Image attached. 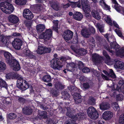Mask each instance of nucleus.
Returning a JSON list of instances; mask_svg holds the SVG:
<instances>
[{
	"instance_id": "obj_1",
	"label": "nucleus",
	"mask_w": 124,
	"mask_h": 124,
	"mask_svg": "<svg viewBox=\"0 0 124 124\" xmlns=\"http://www.w3.org/2000/svg\"><path fill=\"white\" fill-rule=\"evenodd\" d=\"M16 77L17 79V85L18 87L23 90H25L29 87V84L25 80H23V77L20 75L17 74L14 75L11 73L7 74L6 78L7 79L13 78Z\"/></svg>"
},
{
	"instance_id": "obj_2",
	"label": "nucleus",
	"mask_w": 124,
	"mask_h": 124,
	"mask_svg": "<svg viewBox=\"0 0 124 124\" xmlns=\"http://www.w3.org/2000/svg\"><path fill=\"white\" fill-rule=\"evenodd\" d=\"M0 8L4 13L10 14L14 11V8L12 4L7 2L0 3Z\"/></svg>"
},
{
	"instance_id": "obj_3",
	"label": "nucleus",
	"mask_w": 124,
	"mask_h": 124,
	"mask_svg": "<svg viewBox=\"0 0 124 124\" xmlns=\"http://www.w3.org/2000/svg\"><path fill=\"white\" fill-rule=\"evenodd\" d=\"M67 112L66 113V115L70 117L72 119L74 120H80L81 119L85 117V115L84 113H79L75 116H72V112L71 111V110L70 108L68 107L67 108Z\"/></svg>"
},
{
	"instance_id": "obj_4",
	"label": "nucleus",
	"mask_w": 124,
	"mask_h": 124,
	"mask_svg": "<svg viewBox=\"0 0 124 124\" xmlns=\"http://www.w3.org/2000/svg\"><path fill=\"white\" fill-rule=\"evenodd\" d=\"M87 113L92 119H96L99 116V114L95 109L93 107H89L87 109Z\"/></svg>"
},
{
	"instance_id": "obj_5",
	"label": "nucleus",
	"mask_w": 124,
	"mask_h": 124,
	"mask_svg": "<svg viewBox=\"0 0 124 124\" xmlns=\"http://www.w3.org/2000/svg\"><path fill=\"white\" fill-rule=\"evenodd\" d=\"M52 32L51 29L46 30L44 33H42L40 36V39H43L45 41H47L51 39L52 36Z\"/></svg>"
},
{
	"instance_id": "obj_6",
	"label": "nucleus",
	"mask_w": 124,
	"mask_h": 124,
	"mask_svg": "<svg viewBox=\"0 0 124 124\" xmlns=\"http://www.w3.org/2000/svg\"><path fill=\"white\" fill-rule=\"evenodd\" d=\"M51 66L53 69L59 70H60L62 67V65L59 59L56 58L52 60Z\"/></svg>"
},
{
	"instance_id": "obj_7",
	"label": "nucleus",
	"mask_w": 124,
	"mask_h": 124,
	"mask_svg": "<svg viewBox=\"0 0 124 124\" xmlns=\"http://www.w3.org/2000/svg\"><path fill=\"white\" fill-rule=\"evenodd\" d=\"M51 49L50 48L42 46H39L37 49L36 51L37 53L40 54H45L46 53H49Z\"/></svg>"
},
{
	"instance_id": "obj_8",
	"label": "nucleus",
	"mask_w": 124,
	"mask_h": 124,
	"mask_svg": "<svg viewBox=\"0 0 124 124\" xmlns=\"http://www.w3.org/2000/svg\"><path fill=\"white\" fill-rule=\"evenodd\" d=\"M73 32L69 30L65 31L62 35V36L66 41L71 39L73 37Z\"/></svg>"
},
{
	"instance_id": "obj_9",
	"label": "nucleus",
	"mask_w": 124,
	"mask_h": 124,
	"mask_svg": "<svg viewBox=\"0 0 124 124\" xmlns=\"http://www.w3.org/2000/svg\"><path fill=\"white\" fill-rule=\"evenodd\" d=\"M23 15L24 17L28 20L32 19L34 16L31 12L28 9H26L24 10Z\"/></svg>"
},
{
	"instance_id": "obj_10",
	"label": "nucleus",
	"mask_w": 124,
	"mask_h": 124,
	"mask_svg": "<svg viewBox=\"0 0 124 124\" xmlns=\"http://www.w3.org/2000/svg\"><path fill=\"white\" fill-rule=\"evenodd\" d=\"M4 55L6 61L8 65L13 62H14L13 60H16L12 57L11 54L8 52H5L4 53Z\"/></svg>"
},
{
	"instance_id": "obj_11",
	"label": "nucleus",
	"mask_w": 124,
	"mask_h": 124,
	"mask_svg": "<svg viewBox=\"0 0 124 124\" xmlns=\"http://www.w3.org/2000/svg\"><path fill=\"white\" fill-rule=\"evenodd\" d=\"M22 42L19 39L16 38L13 42L12 44L13 47L16 49H19L21 48Z\"/></svg>"
},
{
	"instance_id": "obj_12",
	"label": "nucleus",
	"mask_w": 124,
	"mask_h": 124,
	"mask_svg": "<svg viewBox=\"0 0 124 124\" xmlns=\"http://www.w3.org/2000/svg\"><path fill=\"white\" fill-rule=\"evenodd\" d=\"M14 62L11 63L9 65L13 70L15 71H18L20 69L19 63L16 60H13Z\"/></svg>"
},
{
	"instance_id": "obj_13",
	"label": "nucleus",
	"mask_w": 124,
	"mask_h": 124,
	"mask_svg": "<svg viewBox=\"0 0 124 124\" xmlns=\"http://www.w3.org/2000/svg\"><path fill=\"white\" fill-rule=\"evenodd\" d=\"M114 63H115L114 66L116 68H119L122 69H124V63L118 60H114Z\"/></svg>"
},
{
	"instance_id": "obj_14",
	"label": "nucleus",
	"mask_w": 124,
	"mask_h": 124,
	"mask_svg": "<svg viewBox=\"0 0 124 124\" xmlns=\"http://www.w3.org/2000/svg\"><path fill=\"white\" fill-rule=\"evenodd\" d=\"M75 65L73 62L71 63H67L66 65V69L63 70V71L65 73L67 71H72L74 70V68L75 67Z\"/></svg>"
},
{
	"instance_id": "obj_15",
	"label": "nucleus",
	"mask_w": 124,
	"mask_h": 124,
	"mask_svg": "<svg viewBox=\"0 0 124 124\" xmlns=\"http://www.w3.org/2000/svg\"><path fill=\"white\" fill-rule=\"evenodd\" d=\"M113 116V113L108 111H105L102 115L103 118L105 120H109Z\"/></svg>"
},
{
	"instance_id": "obj_16",
	"label": "nucleus",
	"mask_w": 124,
	"mask_h": 124,
	"mask_svg": "<svg viewBox=\"0 0 124 124\" xmlns=\"http://www.w3.org/2000/svg\"><path fill=\"white\" fill-rule=\"evenodd\" d=\"M9 21L13 23H17L18 21V18L16 16L11 14L9 15L8 18Z\"/></svg>"
},
{
	"instance_id": "obj_17",
	"label": "nucleus",
	"mask_w": 124,
	"mask_h": 124,
	"mask_svg": "<svg viewBox=\"0 0 124 124\" xmlns=\"http://www.w3.org/2000/svg\"><path fill=\"white\" fill-rule=\"evenodd\" d=\"M101 9L99 8H97L96 10H94L92 11V14L93 17L95 19L98 20L101 18V16L99 14V12H101Z\"/></svg>"
},
{
	"instance_id": "obj_18",
	"label": "nucleus",
	"mask_w": 124,
	"mask_h": 124,
	"mask_svg": "<svg viewBox=\"0 0 124 124\" xmlns=\"http://www.w3.org/2000/svg\"><path fill=\"white\" fill-rule=\"evenodd\" d=\"M110 105L107 102H102L100 105V109L104 110L108 109L110 108Z\"/></svg>"
},
{
	"instance_id": "obj_19",
	"label": "nucleus",
	"mask_w": 124,
	"mask_h": 124,
	"mask_svg": "<svg viewBox=\"0 0 124 124\" xmlns=\"http://www.w3.org/2000/svg\"><path fill=\"white\" fill-rule=\"evenodd\" d=\"M81 34L83 37L85 38H88L91 34L89 31V29L86 28L83 29L81 31Z\"/></svg>"
},
{
	"instance_id": "obj_20",
	"label": "nucleus",
	"mask_w": 124,
	"mask_h": 124,
	"mask_svg": "<svg viewBox=\"0 0 124 124\" xmlns=\"http://www.w3.org/2000/svg\"><path fill=\"white\" fill-rule=\"evenodd\" d=\"M73 17L76 20L80 21L83 18V15L80 12H76L73 15Z\"/></svg>"
},
{
	"instance_id": "obj_21",
	"label": "nucleus",
	"mask_w": 124,
	"mask_h": 124,
	"mask_svg": "<svg viewBox=\"0 0 124 124\" xmlns=\"http://www.w3.org/2000/svg\"><path fill=\"white\" fill-rule=\"evenodd\" d=\"M103 14V19L105 20L107 23L111 26H112L113 24L112 21L109 16H108L103 14Z\"/></svg>"
},
{
	"instance_id": "obj_22",
	"label": "nucleus",
	"mask_w": 124,
	"mask_h": 124,
	"mask_svg": "<svg viewBox=\"0 0 124 124\" xmlns=\"http://www.w3.org/2000/svg\"><path fill=\"white\" fill-rule=\"evenodd\" d=\"M92 59L93 61L96 62L99 60H103V58L102 57L99 56L98 54L96 53L92 54Z\"/></svg>"
},
{
	"instance_id": "obj_23",
	"label": "nucleus",
	"mask_w": 124,
	"mask_h": 124,
	"mask_svg": "<svg viewBox=\"0 0 124 124\" xmlns=\"http://www.w3.org/2000/svg\"><path fill=\"white\" fill-rule=\"evenodd\" d=\"M74 98L76 103H79L82 101L81 96L79 93H75L74 95Z\"/></svg>"
},
{
	"instance_id": "obj_24",
	"label": "nucleus",
	"mask_w": 124,
	"mask_h": 124,
	"mask_svg": "<svg viewBox=\"0 0 124 124\" xmlns=\"http://www.w3.org/2000/svg\"><path fill=\"white\" fill-rule=\"evenodd\" d=\"M23 55L26 57H29L31 58H34L35 57L34 55L31 54L30 51L28 49H25L23 50Z\"/></svg>"
},
{
	"instance_id": "obj_25",
	"label": "nucleus",
	"mask_w": 124,
	"mask_h": 124,
	"mask_svg": "<svg viewBox=\"0 0 124 124\" xmlns=\"http://www.w3.org/2000/svg\"><path fill=\"white\" fill-rule=\"evenodd\" d=\"M109 73L108 74L106 71L104 70L103 72L106 75H108L109 77H111L112 78H115L116 76L115 74L113 72V70L112 69H109Z\"/></svg>"
},
{
	"instance_id": "obj_26",
	"label": "nucleus",
	"mask_w": 124,
	"mask_h": 124,
	"mask_svg": "<svg viewBox=\"0 0 124 124\" xmlns=\"http://www.w3.org/2000/svg\"><path fill=\"white\" fill-rule=\"evenodd\" d=\"M32 110L30 107H25L23 109V112L25 114L29 115L32 112Z\"/></svg>"
},
{
	"instance_id": "obj_27",
	"label": "nucleus",
	"mask_w": 124,
	"mask_h": 124,
	"mask_svg": "<svg viewBox=\"0 0 124 124\" xmlns=\"http://www.w3.org/2000/svg\"><path fill=\"white\" fill-rule=\"evenodd\" d=\"M46 112L45 111H40L39 112L38 117L40 119L42 118H46L47 117Z\"/></svg>"
},
{
	"instance_id": "obj_28",
	"label": "nucleus",
	"mask_w": 124,
	"mask_h": 124,
	"mask_svg": "<svg viewBox=\"0 0 124 124\" xmlns=\"http://www.w3.org/2000/svg\"><path fill=\"white\" fill-rule=\"evenodd\" d=\"M99 4L104 9L106 10H109L110 8L106 4L104 1V0H100L99 1Z\"/></svg>"
},
{
	"instance_id": "obj_29",
	"label": "nucleus",
	"mask_w": 124,
	"mask_h": 124,
	"mask_svg": "<svg viewBox=\"0 0 124 124\" xmlns=\"http://www.w3.org/2000/svg\"><path fill=\"white\" fill-rule=\"evenodd\" d=\"M45 28V26L44 25L40 24L37 26L36 29L38 32H41Z\"/></svg>"
},
{
	"instance_id": "obj_30",
	"label": "nucleus",
	"mask_w": 124,
	"mask_h": 124,
	"mask_svg": "<svg viewBox=\"0 0 124 124\" xmlns=\"http://www.w3.org/2000/svg\"><path fill=\"white\" fill-rule=\"evenodd\" d=\"M103 55L106 58V60L104 61V62L108 64L110 62V59L109 56L107 54L106 52L105 51H103Z\"/></svg>"
},
{
	"instance_id": "obj_31",
	"label": "nucleus",
	"mask_w": 124,
	"mask_h": 124,
	"mask_svg": "<svg viewBox=\"0 0 124 124\" xmlns=\"http://www.w3.org/2000/svg\"><path fill=\"white\" fill-rule=\"evenodd\" d=\"M8 40V37L3 35L0 36V42H2L4 44H5L7 43Z\"/></svg>"
},
{
	"instance_id": "obj_32",
	"label": "nucleus",
	"mask_w": 124,
	"mask_h": 124,
	"mask_svg": "<svg viewBox=\"0 0 124 124\" xmlns=\"http://www.w3.org/2000/svg\"><path fill=\"white\" fill-rule=\"evenodd\" d=\"M68 88L72 92L76 93L78 92L79 93L80 92V90L78 89L75 86H69Z\"/></svg>"
},
{
	"instance_id": "obj_33",
	"label": "nucleus",
	"mask_w": 124,
	"mask_h": 124,
	"mask_svg": "<svg viewBox=\"0 0 124 124\" xmlns=\"http://www.w3.org/2000/svg\"><path fill=\"white\" fill-rule=\"evenodd\" d=\"M10 99L8 98L2 97L1 100L2 102L4 104L7 105L10 103L9 101Z\"/></svg>"
},
{
	"instance_id": "obj_34",
	"label": "nucleus",
	"mask_w": 124,
	"mask_h": 124,
	"mask_svg": "<svg viewBox=\"0 0 124 124\" xmlns=\"http://www.w3.org/2000/svg\"><path fill=\"white\" fill-rule=\"evenodd\" d=\"M112 2L114 4L115 9L118 12L120 11V8L119 7V5L117 3L116 0H111Z\"/></svg>"
},
{
	"instance_id": "obj_35",
	"label": "nucleus",
	"mask_w": 124,
	"mask_h": 124,
	"mask_svg": "<svg viewBox=\"0 0 124 124\" xmlns=\"http://www.w3.org/2000/svg\"><path fill=\"white\" fill-rule=\"evenodd\" d=\"M82 7L83 10L85 13H89L91 11L90 7L88 5Z\"/></svg>"
},
{
	"instance_id": "obj_36",
	"label": "nucleus",
	"mask_w": 124,
	"mask_h": 124,
	"mask_svg": "<svg viewBox=\"0 0 124 124\" xmlns=\"http://www.w3.org/2000/svg\"><path fill=\"white\" fill-rule=\"evenodd\" d=\"M70 5H71L72 8L75 7H78V8H80L81 7V5L79 2H70Z\"/></svg>"
},
{
	"instance_id": "obj_37",
	"label": "nucleus",
	"mask_w": 124,
	"mask_h": 124,
	"mask_svg": "<svg viewBox=\"0 0 124 124\" xmlns=\"http://www.w3.org/2000/svg\"><path fill=\"white\" fill-rule=\"evenodd\" d=\"M4 87L6 89L7 88V85L5 81L0 78V87Z\"/></svg>"
},
{
	"instance_id": "obj_38",
	"label": "nucleus",
	"mask_w": 124,
	"mask_h": 124,
	"mask_svg": "<svg viewBox=\"0 0 124 124\" xmlns=\"http://www.w3.org/2000/svg\"><path fill=\"white\" fill-rule=\"evenodd\" d=\"M43 80L45 82H48L50 81L51 78L50 75H46L44 76L43 78Z\"/></svg>"
},
{
	"instance_id": "obj_39",
	"label": "nucleus",
	"mask_w": 124,
	"mask_h": 124,
	"mask_svg": "<svg viewBox=\"0 0 124 124\" xmlns=\"http://www.w3.org/2000/svg\"><path fill=\"white\" fill-rule=\"evenodd\" d=\"M15 1L16 4L19 5H24L26 3L25 0H15Z\"/></svg>"
},
{
	"instance_id": "obj_40",
	"label": "nucleus",
	"mask_w": 124,
	"mask_h": 124,
	"mask_svg": "<svg viewBox=\"0 0 124 124\" xmlns=\"http://www.w3.org/2000/svg\"><path fill=\"white\" fill-rule=\"evenodd\" d=\"M6 68V66L5 64L3 62H0V71H3Z\"/></svg>"
},
{
	"instance_id": "obj_41",
	"label": "nucleus",
	"mask_w": 124,
	"mask_h": 124,
	"mask_svg": "<svg viewBox=\"0 0 124 124\" xmlns=\"http://www.w3.org/2000/svg\"><path fill=\"white\" fill-rule=\"evenodd\" d=\"M111 48H113L115 49H117L119 48V46L117 44H116L115 42H111L110 44Z\"/></svg>"
},
{
	"instance_id": "obj_42",
	"label": "nucleus",
	"mask_w": 124,
	"mask_h": 124,
	"mask_svg": "<svg viewBox=\"0 0 124 124\" xmlns=\"http://www.w3.org/2000/svg\"><path fill=\"white\" fill-rule=\"evenodd\" d=\"M54 25L53 27L54 29L57 32L58 29V21L57 20H54L53 21Z\"/></svg>"
},
{
	"instance_id": "obj_43",
	"label": "nucleus",
	"mask_w": 124,
	"mask_h": 124,
	"mask_svg": "<svg viewBox=\"0 0 124 124\" xmlns=\"http://www.w3.org/2000/svg\"><path fill=\"white\" fill-rule=\"evenodd\" d=\"M88 103L92 105H94L95 103V100L93 98L90 97L88 100Z\"/></svg>"
},
{
	"instance_id": "obj_44",
	"label": "nucleus",
	"mask_w": 124,
	"mask_h": 124,
	"mask_svg": "<svg viewBox=\"0 0 124 124\" xmlns=\"http://www.w3.org/2000/svg\"><path fill=\"white\" fill-rule=\"evenodd\" d=\"M112 107L115 111H118L119 110V108L116 102L113 103L112 104Z\"/></svg>"
},
{
	"instance_id": "obj_45",
	"label": "nucleus",
	"mask_w": 124,
	"mask_h": 124,
	"mask_svg": "<svg viewBox=\"0 0 124 124\" xmlns=\"http://www.w3.org/2000/svg\"><path fill=\"white\" fill-rule=\"evenodd\" d=\"M52 8L56 11H58L60 9L59 5L57 3L53 4L52 6Z\"/></svg>"
},
{
	"instance_id": "obj_46",
	"label": "nucleus",
	"mask_w": 124,
	"mask_h": 124,
	"mask_svg": "<svg viewBox=\"0 0 124 124\" xmlns=\"http://www.w3.org/2000/svg\"><path fill=\"white\" fill-rule=\"evenodd\" d=\"M97 26L101 32H102L104 31V25H101L99 23L97 24Z\"/></svg>"
},
{
	"instance_id": "obj_47",
	"label": "nucleus",
	"mask_w": 124,
	"mask_h": 124,
	"mask_svg": "<svg viewBox=\"0 0 124 124\" xmlns=\"http://www.w3.org/2000/svg\"><path fill=\"white\" fill-rule=\"evenodd\" d=\"M119 122L120 124H124V114H122L120 116Z\"/></svg>"
},
{
	"instance_id": "obj_48",
	"label": "nucleus",
	"mask_w": 124,
	"mask_h": 124,
	"mask_svg": "<svg viewBox=\"0 0 124 124\" xmlns=\"http://www.w3.org/2000/svg\"><path fill=\"white\" fill-rule=\"evenodd\" d=\"M117 54L119 55L124 57V47L121 48L117 51Z\"/></svg>"
},
{
	"instance_id": "obj_49",
	"label": "nucleus",
	"mask_w": 124,
	"mask_h": 124,
	"mask_svg": "<svg viewBox=\"0 0 124 124\" xmlns=\"http://www.w3.org/2000/svg\"><path fill=\"white\" fill-rule=\"evenodd\" d=\"M8 118L10 119H14L16 117V115L13 113H10L8 115Z\"/></svg>"
},
{
	"instance_id": "obj_50",
	"label": "nucleus",
	"mask_w": 124,
	"mask_h": 124,
	"mask_svg": "<svg viewBox=\"0 0 124 124\" xmlns=\"http://www.w3.org/2000/svg\"><path fill=\"white\" fill-rule=\"evenodd\" d=\"M115 31L118 35L120 37H123V36L122 34V33L121 30L118 29H116Z\"/></svg>"
},
{
	"instance_id": "obj_51",
	"label": "nucleus",
	"mask_w": 124,
	"mask_h": 124,
	"mask_svg": "<svg viewBox=\"0 0 124 124\" xmlns=\"http://www.w3.org/2000/svg\"><path fill=\"white\" fill-rule=\"evenodd\" d=\"M62 94L64 96V97L65 98L69 97L70 95L65 91H64L62 92Z\"/></svg>"
},
{
	"instance_id": "obj_52",
	"label": "nucleus",
	"mask_w": 124,
	"mask_h": 124,
	"mask_svg": "<svg viewBox=\"0 0 124 124\" xmlns=\"http://www.w3.org/2000/svg\"><path fill=\"white\" fill-rule=\"evenodd\" d=\"M81 1L82 7L87 5L88 1L87 0H81Z\"/></svg>"
},
{
	"instance_id": "obj_53",
	"label": "nucleus",
	"mask_w": 124,
	"mask_h": 124,
	"mask_svg": "<svg viewBox=\"0 0 124 124\" xmlns=\"http://www.w3.org/2000/svg\"><path fill=\"white\" fill-rule=\"evenodd\" d=\"M85 50L84 49H83L82 50H80L78 52V53L80 54L81 55H83L87 53L86 52L84 51Z\"/></svg>"
},
{
	"instance_id": "obj_54",
	"label": "nucleus",
	"mask_w": 124,
	"mask_h": 124,
	"mask_svg": "<svg viewBox=\"0 0 124 124\" xmlns=\"http://www.w3.org/2000/svg\"><path fill=\"white\" fill-rule=\"evenodd\" d=\"M83 87H82V88L83 90L85 89H86L88 88L89 87V85L88 84L84 83L83 85Z\"/></svg>"
},
{
	"instance_id": "obj_55",
	"label": "nucleus",
	"mask_w": 124,
	"mask_h": 124,
	"mask_svg": "<svg viewBox=\"0 0 124 124\" xmlns=\"http://www.w3.org/2000/svg\"><path fill=\"white\" fill-rule=\"evenodd\" d=\"M82 71L84 73H88L90 71L89 69L87 67L84 68L83 69Z\"/></svg>"
},
{
	"instance_id": "obj_56",
	"label": "nucleus",
	"mask_w": 124,
	"mask_h": 124,
	"mask_svg": "<svg viewBox=\"0 0 124 124\" xmlns=\"http://www.w3.org/2000/svg\"><path fill=\"white\" fill-rule=\"evenodd\" d=\"M89 31L90 32L92 33H94L95 32V31L94 28L93 27H90V29L89 30Z\"/></svg>"
},
{
	"instance_id": "obj_57",
	"label": "nucleus",
	"mask_w": 124,
	"mask_h": 124,
	"mask_svg": "<svg viewBox=\"0 0 124 124\" xmlns=\"http://www.w3.org/2000/svg\"><path fill=\"white\" fill-rule=\"evenodd\" d=\"M1 13L0 12V25H1V27L3 28L4 27V26L3 25H1V24L3 22V18L1 16Z\"/></svg>"
},
{
	"instance_id": "obj_58",
	"label": "nucleus",
	"mask_w": 124,
	"mask_h": 124,
	"mask_svg": "<svg viewBox=\"0 0 124 124\" xmlns=\"http://www.w3.org/2000/svg\"><path fill=\"white\" fill-rule=\"evenodd\" d=\"M101 76L104 79H105L106 80H110L109 79L108 77H107L106 76L104 75L103 74H101Z\"/></svg>"
},
{
	"instance_id": "obj_59",
	"label": "nucleus",
	"mask_w": 124,
	"mask_h": 124,
	"mask_svg": "<svg viewBox=\"0 0 124 124\" xmlns=\"http://www.w3.org/2000/svg\"><path fill=\"white\" fill-rule=\"evenodd\" d=\"M20 34L17 32H15L12 33V35L15 37L19 36L20 35Z\"/></svg>"
},
{
	"instance_id": "obj_60",
	"label": "nucleus",
	"mask_w": 124,
	"mask_h": 124,
	"mask_svg": "<svg viewBox=\"0 0 124 124\" xmlns=\"http://www.w3.org/2000/svg\"><path fill=\"white\" fill-rule=\"evenodd\" d=\"M70 2L68 3L67 4L64 5H63V7L64 8H67L69 7L70 5Z\"/></svg>"
},
{
	"instance_id": "obj_61",
	"label": "nucleus",
	"mask_w": 124,
	"mask_h": 124,
	"mask_svg": "<svg viewBox=\"0 0 124 124\" xmlns=\"http://www.w3.org/2000/svg\"><path fill=\"white\" fill-rule=\"evenodd\" d=\"M78 65L80 67V68H82L83 66V64L81 61H79L78 63Z\"/></svg>"
},
{
	"instance_id": "obj_62",
	"label": "nucleus",
	"mask_w": 124,
	"mask_h": 124,
	"mask_svg": "<svg viewBox=\"0 0 124 124\" xmlns=\"http://www.w3.org/2000/svg\"><path fill=\"white\" fill-rule=\"evenodd\" d=\"M113 22L114 25L116 27L119 28V26L118 24H117V23L114 21H113Z\"/></svg>"
},
{
	"instance_id": "obj_63",
	"label": "nucleus",
	"mask_w": 124,
	"mask_h": 124,
	"mask_svg": "<svg viewBox=\"0 0 124 124\" xmlns=\"http://www.w3.org/2000/svg\"><path fill=\"white\" fill-rule=\"evenodd\" d=\"M66 60V58L64 57H62L61 58V60L63 62H65Z\"/></svg>"
},
{
	"instance_id": "obj_64",
	"label": "nucleus",
	"mask_w": 124,
	"mask_h": 124,
	"mask_svg": "<svg viewBox=\"0 0 124 124\" xmlns=\"http://www.w3.org/2000/svg\"><path fill=\"white\" fill-rule=\"evenodd\" d=\"M18 100L19 101L23 102L24 101V99L22 97H20L18 99Z\"/></svg>"
}]
</instances>
